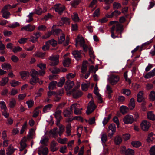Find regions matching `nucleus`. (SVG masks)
<instances>
[{"mask_svg": "<svg viewBox=\"0 0 155 155\" xmlns=\"http://www.w3.org/2000/svg\"><path fill=\"white\" fill-rule=\"evenodd\" d=\"M110 23L111 25H114L112 26H115V29L117 34H121L123 30V25L119 23L117 21H111Z\"/></svg>", "mask_w": 155, "mask_h": 155, "instance_id": "obj_1", "label": "nucleus"}, {"mask_svg": "<svg viewBox=\"0 0 155 155\" xmlns=\"http://www.w3.org/2000/svg\"><path fill=\"white\" fill-rule=\"evenodd\" d=\"M96 108V106L94 104L93 100H91L89 103L87 107V110L86 113L87 115L91 113Z\"/></svg>", "mask_w": 155, "mask_h": 155, "instance_id": "obj_2", "label": "nucleus"}, {"mask_svg": "<svg viewBox=\"0 0 155 155\" xmlns=\"http://www.w3.org/2000/svg\"><path fill=\"white\" fill-rule=\"evenodd\" d=\"M59 56L58 55H52L50 56L49 59L51 61L50 63L51 66H54L57 65L59 63Z\"/></svg>", "mask_w": 155, "mask_h": 155, "instance_id": "obj_3", "label": "nucleus"}, {"mask_svg": "<svg viewBox=\"0 0 155 155\" xmlns=\"http://www.w3.org/2000/svg\"><path fill=\"white\" fill-rule=\"evenodd\" d=\"M75 89L74 88L72 90L69 92H67L68 95H70L72 94L73 98H77L80 97L82 95V93L81 91H75Z\"/></svg>", "mask_w": 155, "mask_h": 155, "instance_id": "obj_4", "label": "nucleus"}, {"mask_svg": "<svg viewBox=\"0 0 155 155\" xmlns=\"http://www.w3.org/2000/svg\"><path fill=\"white\" fill-rule=\"evenodd\" d=\"M34 35H31L30 37V41L33 43H35L38 41V39L41 37V34L39 32H36L33 33Z\"/></svg>", "mask_w": 155, "mask_h": 155, "instance_id": "obj_5", "label": "nucleus"}, {"mask_svg": "<svg viewBox=\"0 0 155 155\" xmlns=\"http://www.w3.org/2000/svg\"><path fill=\"white\" fill-rule=\"evenodd\" d=\"M123 121L126 124H131L134 121L133 116L130 115L125 116L123 119Z\"/></svg>", "mask_w": 155, "mask_h": 155, "instance_id": "obj_6", "label": "nucleus"}, {"mask_svg": "<svg viewBox=\"0 0 155 155\" xmlns=\"http://www.w3.org/2000/svg\"><path fill=\"white\" fill-rule=\"evenodd\" d=\"M48 152L49 150L48 148L41 146L38 148V153L39 155H47Z\"/></svg>", "mask_w": 155, "mask_h": 155, "instance_id": "obj_7", "label": "nucleus"}, {"mask_svg": "<svg viewBox=\"0 0 155 155\" xmlns=\"http://www.w3.org/2000/svg\"><path fill=\"white\" fill-rule=\"evenodd\" d=\"M108 131L109 132L110 130H111L112 132L111 133H109L108 134V136L110 138H111L113 136L115 132H116V126L114 124H111L109 125L108 127Z\"/></svg>", "mask_w": 155, "mask_h": 155, "instance_id": "obj_8", "label": "nucleus"}, {"mask_svg": "<svg viewBox=\"0 0 155 155\" xmlns=\"http://www.w3.org/2000/svg\"><path fill=\"white\" fill-rule=\"evenodd\" d=\"M35 27L34 25L28 24L22 27L21 29V30H25L27 31L32 32L35 29Z\"/></svg>", "mask_w": 155, "mask_h": 155, "instance_id": "obj_9", "label": "nucleus"}, {"mask_svg": "<svg viewBox=\"0 0 155 155\" xmlns=\"http://www.w3.org/2000/svg\"><path fill=\"white\" fill-rule=\"evenodd\" d=\"M54 9L56 12L59 14H61L64 9V6L60 4H58L55 5Z\"/></svg>", "mask_w": 155, "mask_h": 155, "instance_id": "obj_10", "label": "nucleus"}, {"mask_svg": "<svg viewBox=\"0 0 155 155\" xmlns=\"http://www.w3.org/2000/svg\"><path fill=\"white\" fill-rule=\"evenodd\" d=\"M119 80V77L115 75H111L109 79V82L112 85L116 84L118 81Z\"/></svg>", "mask_w": 155, "mask_h": 155, "instance_id": "obj_11", "label": "nucleus"}, {"mask_svg": "<svg viewBox=\"0 0 155 155\" xmlns=\"http://www.w3.org/2000/svg\"><path fill=\"white\" fill-rule=\"evenodd\" d=\"M74 84V83L73 81L68 80L66 81L65 88L67 92H69V91L73 87Z\"/></svg>", "mask_w": 155, "mask_h": 155, "instance_id": "obj_12", "label": "nucleus"}, {"mask_svg": "<svg viewBox=\"0 0 155 155\" xmlns=\"http://www.w3.org/2000/svg\"><path fill=\"white\" fill-rule=\"evenodd\" d=\"M150 126L149 122L144 120L140 124L141 129L144 131L147 130Z\"/></svg>", "mask_w": 155, "mask_h": 155, "instance_id": "obj_13", "label": "nucleus"}, {"mask_svg": "<svg viewBox=\"0 0 155 155\" xmlns=\"http://www.w3.org/2000/svg\"><path fill=\"white\" fill-rule=\"evenodd\" d=\"M27 140V138H26L25 137H24L20 141V144L21 147L20 149V151H22L26 147L27 145L26 142Z\"/></svg>", "mask_w": 155, "mask_h": 155, "instance_id": "obj_14", "label": "nucleus"}, {"mask_svg": "<svg viewBox=\"0 0 155 155\" xmlns=\"http://www.w3.org/2000/svg\"><path fill=\"white\" fill-rule=\"evenodd\" d=\"M82 51L81 50H74L72 52V54L74 58L77 60H79L81 58V53Z\"/></svg>", "mask_w": 155, "mask_h": 155, "instance_id": "obj_15", "label": "nucleus"}, {"mask_svg": "<svg viewBox=\"0 0 155 155\" xmlns=\"http://www.w3.org/2000/svg\"><path fill=\"white\" fill-rule=\"evenodd\" d=\"M47 8L45 7H44L43 10H42L40 7H38L37 8L35 9V12H34V13L40 15H41L42 13H44L46 12L47 11Z\"/></svg>", "mask_w": 155, "mask_h": 155, "instance_id": "obj_16", "label": "nucleus"}, {"mask_svg": "<svg viewBox=\"0 0 155 155\" xmlns=\"http://www.w3.org/2000/svg\"><path fill=\"white\" fill-rule=\"evenodd\" d=\"M121 12L117 10H116L113 12L110 15L107 14L106 16L108 18H112L114 17H117L118 16L120 15Z\"/></svg>", "mask_w": 155, "mask_h": 155, "instance_id": "obj_17", "label": "nucleus"}, {"mask_svg": "<svg viewBox=\"0 0 155 155\" xmlns=\"http://www.w3.org/2000/svg\"><path fill=\"white\" fill-rule=\"evenodd\" d=\"M58 144L57 143L54 141H52L51 143L50 150L52 152H54L57 151L58 149V147H57Z\"/></svg>", "mask_w": 155, "mask_h": 155, "instance_id": "obj_18", "label": "nucleus"}, {"mask_svg": "<svg viewBox=\"0 0 155 155\" xmlns=\"http://www.w3.org/2000/svg\"><path fill=\"white\" fill-rule=\"evenodd\" d=\"M57 129H58L57 127H55L50 130L49 132L50 135L52 136V137L55 138L58 137V134Z\"/></svg>", "mask_w": 155, "mask_h": 155, "instance_id": "obj_19", "label": "nucleus"}, {"mask_svg": "<svg viewBox=\"0 0 155 155\" xmlns=\"http://www.w3.org/2000/svg\"><path fill=\"white\" fill-rule=\"evenodd\" d=\"M144 99L143 92L142 91H140L137 95V101L138 102H141Z\"/></svg>", "mask_w": 155, "mask_h": 155, "instance_id": "obj_20", "label": "nucleus"}, {"mask_svg": "<svg viewBox=\"0 0 155 155\" xmlns=\"http://www.w3.org/2000/svg\"><path fill=\"white\" fill-rule=\"evenodd\" d=\"M61 111L59 109L57 110L53 115H54L56 119H61L62 117L61 116Z\"/></svg>", "mask_w": 155, "mask_h": 155, "instance_id": "obj_21", "label": "nucleus"}, {"mask_svg": "<svg viewBox=\"0 0 155 155\" xmlns=\"http://www.w3.org/2000/svg\"><path fill=\"white\" fill-rule=\"evenodd\" d=\"M88 62L87 61H84L83 62L82 67L81 68V72L84 74L87 70Z\"/></svg>", "mask_w": 155, "mask_h": 155, "instance_id": "obj_22", "label": "nucleus"}, {"mask_svg": "<svg viewBox=\"0 0 155 155\" xmlns=\"http://www.w3.org/2000/svg\"><path fill=\"white\" fill-rule=\"evenodd\" d=\"M20 75L22 79L25 80L28 77H29L30 74L28 72L26 71H22L20 72Z\"/></svg>", "mask_w": 155, "mask_h": 155, "instance_id": "obj_23", "label": "nucleus"}, {"mask_svg": "<svg viewBox=\"0 0 155 155\" xmlns=\"http://www.w3.org/2000/svg\"><path fill=\"white\" fill-rule=\"evenodd\" d=\"M61 93H59L58 94H55V98L54 99V101L55 102H58L59 101L61 98L59 97V96H61L62 95L61 94H63L64 92V91L63 90H61Z\"/></svg>", "mask_w": 155, "mask_h": 155, "instance_id": "obj_24", "label": "nucleus"}, {"mask_svg": "<svg viewBox=\"0 0 155 155\" xmlns=\"http://www.w3.org/2000/svg\"><path fill=\"white\" fill-rule=\"evenodd\" d=\"M78 43H79V44L81 47L85 44V41L83 38H80L79 37H78L76 40V46H77V45L78 44Z\"/></svg>", "mask_w": 155, "mask_h": 155, "instance_id": "obj_25", "label": "nucleus"}, {"mask_svg": "<svg viewBox=\"0 0 155 155\" xmlns=\"http://www.w3.org/2000/svg\"><path fill=\"white\" fill-rule=\"evenodd\" d=\"M53 106V105L51 104H49L45 105L43 108V111L45 113L48 112Z\"/></svg>", "mask_w": 155, "mask_h": 155, "instance_id": "obj_26", "label": "nucleus"}, {"mask_svg": "<svg viewBox=\"0 0 155 155\" xmlns=\"http://www.w3.org/2000/svg\"><path fill=\"white\" fill-rule=\"evenodd\" d=\"M15 149L13 148V147L12 145H10L6 150V153L7 155H11L13 153Z\"/></svg>", "mask_w": 155, "mask_h": 155, "instance_id": "obj_27", "label": "nucleus"}, {"mask_svg": "<svg viewBox=\"0 0 155 155\" xmlns=\"http://www.w3.org/2000/svg\"><path fill=\"white\" fill-rule=\"evenodd\" d=\"M1 67L3 69L7 70H10L12 68L11 64L7 63H5L2 64Z\"/></svg>", "mask_w": 155, "mask_h": 155, "instance_id": "obj_28", "label": "nucleus"}, {"mask_svg": "<svg viewBox=\"0 0 155 155\" xmlns=\"http://www.w3.org/2000/svg\"><path fill=\"white\" fill-rule=\"evenodd\" d=\"M9 78L8 77H5L2 78L0 81V85L4 86L8 82Z\"/></svg>", "mask_w": 155, "mask_h": 155, "instance_id": "obj_29", "label": "nucleus"}, {"mask_svg": "<svg viewBox=\"0 0 155 155\" xmlns=\"http://www.w3.org/2000/svg\"><path fill=\"white\" fill-rule=\"evenodd\" d=\"M57 84V82L55 81H53L50 83L48 87L49 90H53L56 88Z\"/></svg>", "mask_w": 155, "mask_h": 155, "instance_id": "obj_30", "label": "nucleus"}, {"mask_svg": "<svg viewBox=\"0 0 155 155\" xmlns=\"http://www.w3.org/2000/svg\"><path fill=\"white\" fill-rule=\"evenodd\" d=\"M48 141V138L45 135L42 137L40 141V143L46 146V143Z\"/></svg>", "mask_w": 155, "mask_h": 155, "instance_id": "obj_31", "label": "nucleus"}, {"mask_svg": "<svg viewBox=\"0 0 155 155\" xmlns=\"http://www.w3.org/2000/svg\"><path fill=\"white\" fill-rule=\"evenodd\" d=\"M66 131L67 135V136H69L71 134V126L70 124H68L66 127Z\"/></svg>", "mask_w": 155, "mask_h": 155, "instance_id": "obj_32", "label": "nucleus"}, {"mask_svg": "<svg viewBox=\"0 0 155 155\" xmlns=\"http://www.w3.org/2000/svg\"><path fill=\"white\" fill-rule=\"evenodd\" d=\"M135 107L134 99V98H131L129 104V107L130 110H133Z\"/></svg>", "mask_w": 155, "mask_h": 155, "instance_id": "obj_33", "label": "nucleus"}, {"mask_svg": "<svg viewBox=\"0 0 155 155\" xmlns=\"http://www.w3.org/2000/svg\"><path fill=\"white\" fill-rule=\"evenodd\" d=\"M122 141V139L119 136H117L114 138V142L115 144L119 145L121 143Z\"/></svg>", "mask_w": 155, "mask_h": 155, "instance_id": "obj_34", "label": "nucleus"}, {"mask_svg": "<svg viewBox=\"0 0 155 155\" xmlns=\"http://www.w3.org/2000/svg\"><path fill=\"white\" fill-rule=\"evenodd\" d=\"M58 127V134L60 137H61L64 131L65 127L64 126L61 125L59 126Z\"/></svg>", "mask_w": 155, "mask_h": 155, "instance_id": "obj_35", "label": "nucleus"}, {"mask_svg": "<svg viewBox=\"0 0 155 155\" xmlns=\"http://www.w3.org/2000/svg\"><path fill=\"white\" fill-rule=\"evenodd\" d=\"M71 63V59L69 58L65 59L63 61V64L65 67H68Z\"/></svg>", "mask_w": 155, "mask_h": 155, "instance_id": "obj_36", "label": "nucleus"}, {"mask_svg": "<svg viewBox=\"0 0 155 155\" xmlns=\"http://www.w3.org/2000/svg\"><path fill=\"white\" fill-rule=\"evenodd\" d=\"M16 104V101L14 98H12L10 99L9 104V107L10 108H13Z\"/></svg>", "mask_w": 155, "mask_h": 155, "instance_id": "obj_37", "label": "nucleus"}, {"mask_svg": "<svg viewBox=\"0 0 155 155\" xmlns=\"http://www.w3.org/2000/svg\"><path fill=\"white\" fill-rule=\"evenodd\" d=\"M81 2V0H74L72 1L70 3L71 5L75 8Z\"/></svg>", "mask_w": 155, "mask_h": 155, "instance_id": "obj_38", "label": "nucleus"}, {"mask_svg": "<svg viewBox=\"0 0 155 155\" xmlns=\"http://www.w3.org/2000/svg\"><path fill=\"white\" fill-rule=\"evenodd\" d=\"M72 112V110L70 109V110H68V109H66L63 111V114L64 117H68L70 116Z\"/></svg>", "mask_w": 155, "mask_h": 155, "instance_id": "obj_39", "label": "nucleus"}, {"mask_svg": "<svg viewBox=\"0 0 155 155\" xmlns=\"http://www.w3.org/2000/svg\"><path fill=\"white\" fill-rule=\"evenodd\" d=\"M147 116V117L149 119L152 120H155V115L152 111H150L148 112Z\"/></svg>", "mask_w": 155, "mask_h": 155, "instance_id": "obj_40", "label": "nucleus"}, {"mask_svg": "<svg viewBox=\"0 0 155 155\" xmlns=\"http://www.w3.org/2000/svg\"><path fill=\"white\" fill-rule=\"evenodd\" d=\"M10 84L11 86L15 87L20 85L21 83L18 81L13 80L11 81Z\"/></svg>", "mask_w": 155, "mask_h": 155, "instance_id": "obj_41", "label": "nucleus"}, {"mask_svg": "<svg viewBox=\"0 0 155 155\" xmlns=\"http://www.w3.org/2000/svg\"><path fill=\"white\" fill-rule=\"evenodd\" d=\"M72 19L75 22H78L80 20L78 14L76 13H74L73 15L71 16Z\"/></svg>", "mask_w": 155, "mask_h": 155, "instance_id": "obj_42", "label": "nucleus"}, {"mask_svg": "<svg viewBox=\"0 0 155 155\" xmlns=\"http://www.w3.org/2000/svg\"><path fill=\"white\" fill-rule=\"evenodd\" d=\"M1 12L2 13V16L4 18L8 19L9 18L10 14L8 11H1Z\"/></svg>", "mask_w": 155, "mask_h": 155, "instance_id": "obj_43", "label": "nucleus"}, {"mask_svg": "<svg viewBox=\"0 0 155 155\" xmlns=\"http://www.w3.org/2000/svg\"><path fill=\"white\" fill-rule=\"evenodd\" d=\"M76 76L75 73H69L66 75V78L68 80H70L74 78Z\"/></svg>", "mask_w": 155, "mask_h": 155, "instance_id": "obj_44", "label": "nucleus"}, {"mask_svg": "<svg viewBox=\"0 0 155 155\" xmlns=\"http://www.w3.org/2000/svg\"><path fill=\"white\" fill-rule=\"evenodd\" d=\"M120 112L123 114H124L127 113L128 110L127 107L124 106H122L120 108Z\"/></svg>", "mask_w": 155, "mask_h": 155, "instance_id": "obj_45", "label": "nucleus"}, {"mask_svg": "<svg viewBox=\"0 0 155 155\" xmlns=\"http://www.w3.org/2000/svg\"><path fill=\"white\" fill-rule=\"evenodd\" d=\"M68 139L67 138H61V137H59L57 139L58 142L61 144H66L67 141Z\"/></svg>", "mask_w": 155, "mask_h": 155, "instance_id": "obj_46", "label": "nucleus"}, {"mask_svg": "<svg viewBox=\"0 0 155 155\" xmlns=\"http://www.w3.org/2000/svg\"><path fill=\"white\" fill-rule=\"evenodd\" d=\"M39 78L37 77H32V78L30 80V83L32 85H34L38 81Z\"/></svg>", "mask_w": 155, "mask_h": 155, "instance_id": "obj_47", "label": "nucleus"}, {"mask_svg": "<svg viewBox=\"0 0 155 155\" xmlns=\"http://www.w3.org/2000/svg\"><path fill=\"white\" fill-rule=\"evenodd\" d=\"M150 100L152 101H154L155 99V92L153 91H151L149 95Z\"/></svg>", "mask_w": 155, "mask_h": 155, "instance_id": "obj_48", "label": "nucleus"}, {"mask_svg": "<svg viewBox=\"0 0 155 155\" xmlns=\"http://www.w3.org/2000/svg\"><path fill=\"white\" fill-rule=\"evenodd\" d=\"M51 45L52 46L55 47L57 45V41L54 39H51L46 42V44Z\"/></svg>", "mask_w": 155, "mask_h": 155, "instance_id": "obj_49", "label": "nucleus"}, {"mask_svg": "<svg viewBox=\"0 0 155 155\" xmlns=\"http://www.w3.org/2000/svg\"><path fill=\"white\" fill-rule=\"evenodd\" d=\"M131 144L134 147L137 148L140 147L141 145V143L138 141H132L131 142Z\"/></svg>", "mask_w": 155, "mask_h": 155, "instance_id": "obj_50", "label": "nucleus"}, {"mask_svg": "<svg viewBox=\"0 0 155 155\" xmlns=\"http://www.w3.org/2000/svg\"><path fill=\"white\" fill-rule=\"evenodd\" d=\"M61 20L64 24L69 25L70 23L69 19L67 17H62L61 18Z\"/></svg>", "mask_w": 155, "mask_h": 155, "instance_id": "obj_51", "label": "nucleus"}, {"mask_svg": "<svg viewBox=\"0 0 155 155\" xmlns=\"http://www.w3.org/2000/svg\"><path fill=\"white\" fill-rule=\"evenodd\" d=\"M125 155H134V150L128 148L126 150Z\"/></svg>", "mask_w": 155, "mask_h": 155, "instance_id": "obj_52", "label": "nucleus"}, {"mask_svg": "<svg viewBox=\"0 0 155 155\" xmlns=\"http://www.w3.org/2000/svg\"><path fill=\"white\" fill-rule=\"evenodd\" d=\"M121 7V5L117 2H114L113 4V7L114 9H117L120 8Z\"/></svg>", "mask_w": 155, "mask_h": 155, "instance_id": "obj_53", "label": "nucleus"}, {"mask_svg": "<svg viewBox=\"0 0 155 155\" xmlns=\"http://www.w3.org/2000/svg\"><path fill=\"white\" fill-rule=\"evenodd\" d=\"M27 125V121L25 122L24 124L22 126L21 130L20 131V134H22L25 131L26 129Z\"/></svg>", "mask_w": 155, "mask_h": 155, "instance_id": "obj_54", "label": "nucleus"}, {"mask_svg": "<svg viewBox=\"0 0 155 155\" xmlns=\"http://www.w3.org/2000/svg\"><path fill=\"white\" fill-rule=\"evenodd\" d=\"M33 14L34 13L33 12L30 13L27 16V17L28 18L26 19V22L29 23L33 21V18H32V16Z\"/></svg>", "mask_w": 155, "mask_h": 155, "instance_id": "obj_55", "label": "nucleus"}, {"mask_svg": "<svg viewBox=\"0 0 155 155\" xmlns=\"http://www.w3.org/2000/svg\"><path fill=\"white\" fill-rule=\"evenodd\" d=\"M153 134L152 133L149 134L148 136V137L146 139L148 143H150L152 142L153 140Z\"/></svg>", "mask_w": 155, "mask_h": 155, "instance_id": "obj_56", "label": "nucleus"}, {"mask_svg": "<svg viewBox=\"0 0 155 155\" xmlns=\"http://www.w3.org/2000/svg\"><path fill=\"white\" fill-rule=\"evenodd\" d=\"M26 103L27 104L28 107L29 108L32 107L34 104V102L32 100H29L27 101Z\"/></svg>", "mask_w": 155, "mask_h": 155, "instance_id": "obj_57", "label": "nucleus"}, {"mask_svg": "<svg viewBox=\"0 0 155 155\" xmlns=\"http://www.w3.org/2000/svg\"><path fill=\"white\" fill-rule=\"evenodd\" d=\"M80 107V105L78 103H75L72 104L71 106L70 109L72 110L73 109L74 110L77 109Z\"/></svg>", "mask_w": 155, "mask_h": 155, "instance_id": "obj_58", "label": "nucleus"}, {"mask_svg": "<svg viewBox=\"0 0 155 155\" xmlns=\"http://www.w3.org/2000/svg\"><path fill=\"white\" fill-rule=\"evenodd\" d=\"M45 53H42L40 52H37L35 53V56L40 57L43 58L45 55Z\"/></svg>", "mask_w": 155, "mask_h": 155, "instance_id": "obj_59", "label": "nucleus"}, {"mask_svg": "<svg viewBox=\"0 0 155 155\" xmlns=\"http://www.w3.org/2000/svg\"><path fill=\"white\" fill-rule=\"evenodd\" d=\"M89 86V84H87L85 83L82 84L81 85L82 89L83 91H86L87 90L88 87Z\"/></svg>", "mask_w": 155, "mask_h": 155, "instance_id": "obj_60", "label": "nucleus"}, {"mask_svg": "<svg viewBox=\"0 0 155 155\" xmlns=\"http://www.w3.org/2000/svg\"><path fill=\"white\" fill-rule=\"evenodd\" d=\"M37 66L41 70H44L46 68V65L45 63H40L37 65Z\"/></svg>", "mask_w": 155, "mask_h": 155, "instance_id": "obj_61", "label": "nucleus"}, {"mask_svg": "<svg viewBox=\"0 0 155 155\" xmlns=\"http://www.w3.org/2000/svg\"><path fill=\"white\" fill-rule=\"evenodd\" d=\"M28 38H20L18 41V42L21 44H25L27 42V41L28 39Z\"/></svg>", "mask_w": 155, "mask_h": 155, "instance_id": "obj_62", "label": "nucleus"}, {"mask_svg": "<svg viewBox=\"0 0 155 155\" xmlns=\"http://www.w3.org/2000/svg\"><path fill=\"white\" fill-rule=\"evenodd\" d=\"M3 33L5 36L8 37L11 35L12 33L11 31L5 30L3 31Z\"/></svg>", "mask_w": 155, "mask_h": 155, "instance_id": "obj_63", "label": "nucleus"}, {"mask_svg": "<svg viewBox=\"0 0 155 155\" xmlns=\"http://www.w3.org/2000/svg\"><path fill=\"white\" fill-rule=\"evenodd\" d=\"M150 155H155V146H153L150 148Z\"/></svg>", "mask_w": 155, "mask_h": 155, "instance_id": "obj_64", "label": "nucleus"}]
</instances>
